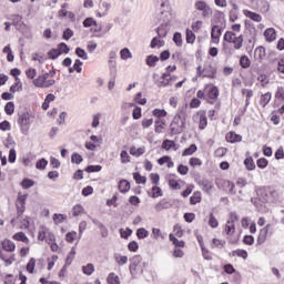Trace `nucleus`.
Returning <instances> with one entry per match:
<instances>
[{"label": "nucleus", "mask_w": 284, "mask_h": 284, "mask_svg": "<svg viewBox=\"0 0 284 284\" xmlns=\"http://www.w3.org/2000/svg\"><path fill=\"white\" fill-rule=\"evenodd\" d=\"M12 26H16L18 30H21L26 23L23 22V16L13 14L12 16Z\"/></svg>", "instance_id": "obj_19"}, {"label": "nucleus", "mask_w": 284, "mask_h": 284, "mask_svg": "<svg viewBox=\"0 0 284 284\" xmlns=\"http://www.w3.org/2000/svg\"><path fill=\"white\" fill-rule=\"evenodd\" d=\"M118 187H119L121 194H128V192H130V187H131L130 181L120 180Z\"/></svg>", "instance_id": "obj_21"}, {"label": "nucleus", "mask_w": 284, "mask_h": 284, "mask_svg": "<svg viewBox=\"0 0 284 284\" xmlns=\"http://www.w3.org/2000/svg\"><path fill=\"white\" fill-rule=\"evenodd\" d=\"M234 37H236V33H234V31H226L224 33V41H226V43H232V41H234Z\"/></svg>", "instance_id": "obj_61"}, {"label": "nucleus", "mask_w": 284, "mask_h": 284, "mask_svg": "<svg viewBox=\"0 0 284 284\" xmlns=\"http://www.w3.org/2000/svg\"><path fill=\"white\" fill-rule=\"evenodd\" d=\"M231 43H233L234 50H241L243 48V34L235 36Z\"/></svg>", "instance_id": "obj_27"}, {"label": "nucleus", "mask_w": 284, "mask_h": 284, "mask_svg": "<svg viewBox=\"0 0 284 284\" xmlns=\"http://www.w3.org/2000/svg\"><path fill=\"white\" fill-rule=\"evenodd\" d=\"M169 186L171 190H181V184L175 179H169Z\"/></svg>", "instance_id": "obj_62"}, {"label": "nucleus", "mask_w": 284, "mask_h": 284, "mask_svg": "<svg viewBox=\"0 0 284 284\" xmlns=\"http://www.w3.org/2000/svg\"><path fill=\"white\" fill-rule=\"evenodd\" d=\"M172 207V201L168 199H162L156 205L155 210L156 212H162V210H170Z\"/></svg>", "instance_id": "obj_13"}, {"label": "nucleus", "mask_w": 284, "mask_h": 284, "mask_svg": "<svg viewBox=\"0 0 284 284\" xmlns=\"http://www.w3.org/2000/svg\"><path fill=\"white\" fill-rule=\"evenodd\" d=\"M26 75H27V79H31L34 81V77H37V69H34V68L27 69Z\"/></svg>", "instance_id": "obj_63"}, {"label": "nucleus", "mask_w": 284, "mask_h": 284, "mask_svg": "<svg viewBox=\"0 0 284 284\" xmlns=\"http://www.w3.org/2000/svg\"><path fill=\"white\" fill-rule=\"evenodd\" d=\"M257 199L261 203H274L278 199V192L273 186H267L257 191Z\"/></svg>", "instance_id": "obj_3"}, {"label": "nucleus", "mask_w": 284, "mask_h": 284, "mask_svg": "<svg viewBox=\"0 0 284 284\" xmlns=\"http://www.w3.org/2000/svg\"><path fill=\"white\" fill-rule=\"evenodd\" d=\"M201 191H195L193 195L190 197V205H196V203H201Z\"/></svg>", "instance_id": "obj_38"}, {"label": "nucleus", "mask_w": 284, "mask_h": 284, "mask_svg": "<svg viewBox=\"0 0 284 284\" xmlns=\"http://www.w3.org/2000/svg\"><path fill=\"white\" fill-rule=\"evenodd\" d=\"M264 37H265L267 43H272V41H276V29L267 28L264 31Z\"/></svg>", "instance_id": "obj_17"}, {"label": "nucleus", "mask_w": 284, "mask_h": 284, "mask_svg": "<svg viewBox=\"0 0 284 284\" xmlns=\"http://www.w3.org/2000/svg\"><path fill=\"white\" fill-rule=\"evenodd\" d=\"M172 14L169 11H161L158 16L160 27L156 28V33L160 39L168 37V26H170V19Z\"/></svg>", "instance_id": "obj_2"}, {"label": "nucleus", "mask_w": 284, "mask_h": 284, "mask_svg": "<svg viewBox=\"0 0 284 284\" xmlns=\"http://www.w3.org/2000/svg\"><path fill=\"white\" fill-rule=\"evenodd\" d=\"M136 236L140 240L148 239V236H150V232L144 227H140L136 230Z\"/></svg>", "instance_id": "obj_48"}, {"label": "nucleus", "mask_w": 284, "mask_h": 284, "mask_svg": "<svg viewBox=\"0 0 284 284\" xmlns=\"http://www.w3.org/2000/svg\"><path fill=\"white\" fill-rule=\"evenodd\" d=\"M251 6L253 10H257L258 12H270V2L266 0H251Z\"/></svg>", "instance_id": "obj_7"}, {"label": "nucleus", "mask_w": 284, "mask_h": 284, "mask_svg": "<svg viewBox=\"0 0 284 284\" xmlns=\"http://www.w3.org/2000/svg\"><path fill=\"white\" fill-rule=\"evenodd\" d=\"M203 77L206 79H216V67L212 65V63L204 64L203 67Z\"/></svg>", "instance_id": "obj_9"}, {"label": "nucleus", "mask_w": 284, "mask_h": 284, "mask_svg": "<svg viewBox=\"0 0 284 284\" xmlns=\"http://www.w3.org/2000/svg\"><path fill=\"white\" fill-rule=\"evenodd\" d=\"M196 150H199V148L196 146V144H191L189 148H186V149L182 152V156H192V154H194V152H196Z\"/></svg>", "instance_id": "obj_40"}, {"label": "nucleus", "mask_w": 284, "mask_h": 284, "mask_svg": "<svg viewBox=\"0 0 284 284\" xmlns=\"http://www.w3.org/2000/svg\"><path fill=\"white\" fill-rule=\"evenodd\" d=\"M101 170H103V166L101 165H88L85 169H84V172H88V174H92L94 172H101Z\"/></svg>", "instance_id": "obj_46"}, {"label": "nucleus", "mask_w": 284, "mask_h": 284, "mask_svg": "<svg viewBox=\"0 0 284 284\" xmlns=\"http://www.w3.org/2000/svg\"><path fill=\"white\" fill-rule=\"evenodd\" d=\"M163 130H165V120H161V119L155 120L156 134H162Z\"/></svg>", "instance_id": "obj_35"}, {"label": "nucleus", "mask_w": 284, "mask_h": 284, "mask_svg": "<svg viewBox=\"0 0 284 284\" xmlns=\"http://www.w3.org/2000/svg\"><path fill=\"white\" fill-rule=\"evenodd\" d=\"M34 182L32 179H23L21 182V186L23 187V190H30V187H33Z\"/></svg>", "instance_id": "obj_55"}, {"label": "nucleus", "mask_w": 284, "mask_h": 284, "mask_svg": "<svg viewBox=\"0 0 284 284\" xmlns=\"http://www.w3.org/2000/svg\"><path fill=\"white\" fill-rule=\"evenodd\" d=\"M110 8H112V4L105 0H101L99 3L100 12H104V14H108L110 12Z\"/></svg>", "instance_id": "obj_30"}, {"label": "nucleus", "mask_w": 284, "mask_h": 284, "mask_svg": "<svg viewBox=\"0 0 284 284\" xmlns=\"http://www.w3.org/2000/svg\"><path fill=\"white\" fill-rule=\"evenodd\" d=\"M0 260L4 262L6 267H10L14 261H17V257L14 254H11L8 257V254L0 251Z\"/></svg>", "instance_id": "obj_16"}, {"label": "nucleus", "mask_w": 284, "mask_h": 284, "mask_svg": "<svg viewBox=\"0 0 284 284\" xmlns=\"http://www.w3.org/2000/svg\"><path fill=\"white\" fill-rule=\"evenodd\" d=\"M133 179L138 185H145L148 183V178L141 175L139 172L133 173Z\"/></svg>", "instance_id": "obj_29"}, {"label": "nucleus", "mask_w": 284, "mask_h": 284, "mask_svg": "<svg viewBox=\"0 0 284 284\" xmlns=\"http://www.w3.org/2000/svg\"><path fill=\"white\" fill-rule=\"evenodd\" d=\"M225 232H226L227 236H232V234H234V232H236V226L230 222H226Z\"/></svg>", "instance_id": "obj_56"}, {"label": "nucleus", "mask_w": 284, "mask_h": 284, "mask_svg": "<svg viewBox=\"0 0 284 284\" xmlns=\"http://www.w3.org/2000/svg\"><path fill=\"white\" fill-rule=\"evenodd\" d=\"M159 61H160V58L154 54H150L145 59V63H146V65H149V68H155L156 63H159Z\"/></svg>", "instance_id": "obj_25"}, {"label": "nucleus", "mask_w": 284, "mask_h": 284, "mask_svg": "<svg viewBox=\"0 0 284 284\" xmlns=\"http://www.w3.org/2000/svg\"><path fill=\"white\" fill-rule=\"evenodd\" d=\"M175 146H176V142H174V140L166 139L162 142L163 150L170 151L172 150V148H175Z\"/></svg>", "instance_id": "obj_43"}, {"label": "nucleus", "mask_w": 284, "mask_h": 284, "mask_svg": "<svg viewBox=\"0 0 284 284\" xmlns=\"http://www.w3.org/2000/svg\"><path fill=\"white\" fill-rule=\"evenodd\" d=\"M115 263L123 267V265H128V256L121 255L120 253H114L113 255Z\"/></svg>", "instance_id": "obj_22"}, {"label": "nucleus", "mask_w": 284, "mask_h": 284, "mask_svg": "<svg viewBox=\"0 0 284 284\" xmlns=\"http://www.w3.org/2000/svg\"><path fill=\"white\" fill-rule=\"evenodd\" d=\"M130 154L132 156H143L145 154V148H138L136 146H131L130 148Z\"/></svg>", "instance_id": "obj_36"}, {"label": "nucleus", "mask_w": 284, "mask_h": 284, "mask_svg": "<svg viewBox=\"0 0 284 284\" xmlns=\"http://www.w3.org/2000/svg\"><path fill=\"white\" fill-rule=\"evenodd\" d=\"M244 165L248 171L256 170V164L254 163V159H252V156L244 160Z\"/></svg>", "instance_id": "obj_41"}, {"label": "nucleus", "mask_w": 284, "mask_h": 284, "mask_svg": "<svg viewBox=\"0 0 284 284\" xmlns=\"http://www.w3.org/2000/svg\"><path fill=\"white\" fill-rule=\"evenodd\" d=\"M108 284H121V281L119 280V275L115 273H110L106 277Z\"/></svg>", "instance_id": "obj_42"}, {"label": "nucleus", "mask_w": 284, "mask_h": 284, "mask_svg": "<svg viewBox=\"0 0 284 284\" xmlns=\"http://www.w3.org/2000/svg\"><path fill=\"white\" fill-rule=\"evenodd\" d=\"M31 119L32 115L28 112L19 113L18 123L20 125L22 134L24 135H28V133L30 132Z\"/></svg>", "instance_id": "obj_4"}, {"label": "nucleus", "mask_w": 284, "mask_h": 284, "mask_svg": "<svg viewBox=\"0 0 284 284\" xmlns=\"http://www.w3.org/2000/svg\"><path fill=\"white\" fill-rule=\"evenodd\" d=\"M13 241H20L21 243H30V239L23 232H18L12 236Z\"/></svg>", "instance_id": "obj_28"}, {"label": "nucleus", "mask_w": 284, "mask_h": 284, "mask_svg": "<svg viewBox=\"0 0 284 284\" xmlns=\"http://www.w3.org/2000/svg\"><path fill=\"white\" fill-rule=\"evenodd\" d=\"M4 112L8 116H12V114H14V102H8L4 105Z\"/></svg>", "instance_id": "obj_54"}, {"label": "nucleus", "mask_w": 284, "mask_h": 284, "mask_svg": "<svg viewBox=\"0 0 284 284\" xmlns=\"http://www.w3.org/2000/svg\"><path fill=\"white\" fill-rule=\"evenodd\" d=\"M216 185L219 190L227 189L230 194H236V184L230 180H217Z\"/></svg>", "instance_id": "obj_8"}, {"label": "nucleus", "mask_w": 284, "mask_h": 284, "mask_svg": "<svg viewBox=\"0 0 284 284\" xmlns=\"http://www.w3.org/2000/svg\"><path fill=\"white\" fill-rule=\"evenodd\" d=\"M230 256H239L240 258H243L244 261H246V258H247V251L237 248L235 251H232L230 253Z\"/></svg>", "instance_id": "obj_34"}, {"label": "nucleus", "mask_w": 284, "mask_h": 284, "mask_svg": "<svg viewBox=\"0 0 284 284\" xmlns=\"http://www.w3.org/2000/svg\"><path fill=\"white\" fill-rule=\"evenodd\" d=\"M169 239L171 241V243H173L174 247H185V241H181L179 239H176V236H174V234H170Z\"/></svg>", "instance_id": "obj_32"}, {"label": "nucleus", "mask_w": 284, "mask_h": 284, "mask_svg": "<svg viewBox=\"0 0 284 284\" xmlns=\"http://www.w3.org/2000/svg\"><path fill=\"white\" fill-rule=\"evenodd\" d=\"M109 70L111 72V77H116V61L110 59L109 60Z\"/></svg>", "instance_id": "obj_57"}, {"label": "nucleus", "mask_w": 284, "mask_h": 284, "mask_svg": "<svg viewBox=\"0 0 284 284\" xmlns=\"http://www.w3.org/2000/svg\"><path fill=\"white\" fill-rule=\"evenodd\" d=\"M83 28H92V26H99L94 18H87L82 22Z\"/></svg>", "instance_id": "obj_53"}, {"label": "nucleus", "mask_w": 284, "mask_h": 284, "mask_svg": "<svg viewBox=\"0 0 284 284\" xmlns=\"http://www.w3.org/2000/svg\"><path fill=\"white\" fill-rule=\"evenodd\" d=\"M221 34H223V27H219L217 24H214L211 28V39L213 43H219L221 39Z\"/></svg>", "instance_id": "obj_10"}, {"label": "nucleus", "mask_w": 284, "mask_h": 284, "mask_svg": "<svg viewBox=\"0 0 284 284\" xmlns=\"http://www.w3.org/2000/svg\"><path fill=\"white\" fill-rule=\"evenodd\" d=\"M70 53V47H68L65 44V42H61L58 44L57 49H51L48 52V57L49 59H51L52 61L59 59V57H61V54H69Z\"/></svg>", "instance_id": "obj_6"}, {"label": "nucleus", "mask_w": 284, "mask_h": 284, "mask_svg": "<svg viewBox=\"0 0 284 284\" xmlns=\"http://www.w3.org/2000/svg\"><path fill=\"white\" fill-rule=\"evenodd\" d=\"M32 83L36 88H45L47 80L44 77L39 75L38 78L33 79Z\"/></svg>", "instance_id": "obj_37"}, {"label": "nucleus", "mask_w": 284, "mask_h": 284, "mask_svg": "<svg viewBox=\"0 0 284 284\" xmlns=\"http://www.w3.org/2000/svg\"><path fill=\"white\" fill-rule=\"evenodd\" d=\"M243 14H245L247 17V19H251L252 21H255L256 23H261V21H263V17H261V14H258L254 11L244 10Z\"/></svg>", "instance_id": "obj_18"}, {"label": "nucleus", "mask_w": 284, "mask_h": 284, "mask_svg": "<svg viewBox=\"0 0 284 284\" xmlns=\"http://www.w3.org/2000/svg\"><path fill=\"white\" fill-rule=\"evenodd\" d=\"M161 80L162 81H160V85L162 88H165V87L170 85V83L172 82V75L170 74L169 71H166L162 74Z\"/></svg>", "instance_id": "obj_24"}, {"label": "nucleus", "mask_w": 284, "mask_h": 284, "mask_svg": "<svg viewBox=\"0 0 284 284\" xmlns=\"http://www.w3.org/2000/svg\"><path fill=\"white\" fill-rule=\"evenodd\" d=\"M84 209H83V205L81 204H77L72 207V215L73 216H81V214H83Z\"/></svg>", "instance_id": "obj_52"}, {"label": "nucleus", "mask_w": 284, "mask_h": 284, "mask_svg": "<svg viewBox=\"0 0 284 284\" xmlns=\"http://www.w3.org/2000/svg\"><path fill=\"white\" fill-rule=\"evenodd\" d=\"M75 54L79 59H83V61H88V52L83 48H75Z\"/></svg>", "instance_id": "obj_49"}, {"label": "nucleus", "mask_w": 284, "mask_h": 284, "mask_svg": "<svg viewBox=\"0 0 284 284\" xmlns=\"http://www.w3.org/2000/svg\"><path fill=\"white\" fill-rule=\"evenodd\" d=\"M271 101H272V93L266 92L261 95L260 105H262V108H265Z\"/></svg>", "instance_id": "obj_26"}, {"label": "nucleus", "mask_w": 284, "mask_h": 284, "mask_svg": "<svg viewBox=\"0 0 284 284\" xmlns=\"http://www.w3.org/2000/svg\"><path fill=\"white\" fill-rule=\"evenodd\" d=\"M200 185L202 186L203 192H206V194H210V192H212L214 189V183H212L210 180H202Z\"/></svg>", "instance_id": "obj_20"}, {"label": "nucleus", "mask_w": 284, "mask_h": 284, "mask_svg": "<svg viewBox=\"0 0 284 284\" xmlns=\"http://www.w3.org/2000/svg\"><path fill=\"white\" fill-rule=\"evenodd\" d=\"M185 39H186V43L194 44V42L196 41V34H194V31L186 29Z\"/></svg>", "instance_id": "obj_33"}, {"label": "nucleus", "mask_w": 284, "mask_h": 284, "mask_svg": "<svg viewBox=\"0 0 284 284\" xmlns=\"http://www.w3.org/2000/svg\"><path fill=\"white\" fill-rule=\"evenodd\" d=\"M227 143H241L243 141V135L236 134V132H229L226 134Z\"/></svg>", "instance_id": "obj_15"}, {"label": "nucleus", "mask_w": 284, "mask_h": 284, "mask_svg": "<svg viewBox=\"0 0 284 284\" xmlns=\"http://www.w3.org/2000/svg\"><path fill=\"white\" fill-rule=\"evenodd\" d=\"M1 246L4 252H14V250H17V244L8 239L1 241Z\"/></svg>", "instance_id": "obj_12"}, {"label": "nucleus", "mask_w": 284, "mask_h": 284, "mask_svg": "<svg viewBox=\"0 0 284 284\" xmlns=\"http://www.w3.org/2000/svg\"><path fill=\"white\" fill-rule=\"evenodd\" d=\"M143 261V257H141V255H134L131 260H130V274L132 276H136L138 274H143V266L141 265Z\"/></svg>", "instance_id": "obj_5"}, {"label": "nucleus", "mask_w": 284, "mask_h": 284, "mask_svg": "<svg viewBox=\"0 0 284 284\" xmlns=\"http://www.w3.org/2000/svg\"><path fill=\"white\" fill-rule=\"evenodd\" d=\"M265 57H267L265 47L263 45L257 47L254 51L255 61H258V63H262L263 60H265Z\"/></svg>", "instance_id": "obj_11"}, {"label": "nucleus", "mask_w": 284, "mask_h": 284, "mask_svg": "<svg viewBox=\"0 0 284 284\" xmlns=\"http://www.w3.org/2000/svg\"><path fill=\"white\" fill-rule=\"evenodd\" d=\"M207 99H211L212 101L219 99V87L213 85L209 88L206 93Z\"/></svg>", "instance_id": "obj_23"}, {"label": "nucleus", "mask_w": 284, "mask_h": 284, "mask_svg": "<svg viewBox=\"0 0 284 284\" xmlns=\"http://www.w3.org/2000/svg\"><path fill=\"white\" fill-rule=\"evenodd\" d=\"M271 225L267 224L264 229L260 231L258 237H257V245H263L265 241H267V232H270Z\"/></svg>", "instance_id": "obj_14"}, {"label": "nucleus", "mask_w": 284, "mask_h": 284, "mask_svg": "<svg viewBox=\"0 0 284 284\" xmlns=\"http://www.w3.org/2000/svg\"><path fill=\"white\" fill-rule=\"evenodd\" d=\"M34 267H37V260L31 257L27 264V272H29V274H34Z\"/></svg>", "instance_id": "obj_44"}, {"label": "nucleus", "mask_w": 284, "mask_h": 284, "mask_svg": "<svg viewBox=\"0 0 284 284\" xmlns=\"http://www.w3.org/2000/svg\"><path fill=\"white\" fill-rule=\"evenodd\" d=\"M152 114L153 116H156V119H163L164 116H168V111H165V109H154Z\"/></svg>", "instance_id": "obj_47"}, {"label": "nucleus", "mask_w": 284, "mask_h": 284, "mask_svg": "<svg viewBox=\"0 0 284 284\" xmlns=\"http://www.w3.org/2000/svg\"><path fill=\"white\" fill-rule=\"evenodd\" d=\"M67 216L63 214L55 213L53 214V222L55 225H59L65 221Z\"/></svg>", "instance_id": "obj_59"}, {"label": "nucleus", "mask_w": 284, "mask_h": 284, "mask_svg": "<svg viewBox=\"0 0 284 284\" xmlns=\"http://www.w3.org/2000/svg\"><path fill=\"white\" fill-rule=\"evenodd\" d=\"M275 99H278L280 101H284V88L278 87L275 92Z\"/></svg>", "instance_id": "obj_64"}, {"label": "nucleus", "mask_w": 284, "mask_h": 284, "mask_svg": "<svg viewBox=\"0 0 284 284\" xmlns=\"http://www.w3.org/2000/svg\"><path fill=\"white\" fill-rule=\"evenodd\" d=\"M120 57L123 61H128V59H132V52L130 49L124 48L120 51Z\"/></svg>", "instance_id": "obj_51"}, {"label": "nucleus", "mask_w": 284, "mask_h": 284, "mask_svg": "<svg viewBox=\"0 0 284 284\" xmlns=\"http://www.w3.org/2000/svg\"><path fill=\"white\" fill-rule=\"evenodd\" d=\"M173 42L175 43V45H178V48H182V45H183V36L181 34V32H175L173 34Z\"/></svg>", "instance_id": "obj_45"}, {"label": "nucleus", "mask_w": 284, "mask_h": 284, "mask_svg": "<svg viewBox=\"0 0 284 284\" xmlns=\"http://www.w3.org/2000/svg\"><path fill=\"white\" fill-rule=\"evenodd\" d=\"M209 225L210 227H213V229L219 227V220H216V217L214 216V213H210Z\"/></svg>", "instance_id": "obj_60"}, {"label": "nucleus", "mask_w": 284, "mask_h": 284, "mask_svg": "<svg viewBox=\"0 0 284 284\" xmlns=\"http://www.w3.org/2000/svg\"><path fill=\"white\" fill-rule=\"evenodd\" d=\"M82 272L87 276H92V274H94V264L89 263V264L82 266Z\"/></svg>", "instance_id": "obj_39"}, {"label": "nucleus", "mask_w": 284, "mask_h": 284, "mask_svg": "<svg viewBox=\"0 0 284 284\" xmlns=\"http://www.w3.org/2000/svg\"><path fill=\"white\" fill-rule=\"evenodd\" d=\"M36 168L37 170H45V168H48V160H45V158L40 159L36 163Z\"/></svg>", "instance_id": "obj_58"}, {"label": "nucleus", "mask_w": 284, "mask_h": 284, "mask_svg": "<svg viewBox=\"0 0 284 284\" xmlns=\"http://www.w3.org/2000/svg\"><path fill=\"white\" fill-rule=\"evenodd\" d=\"M185 119H187V113L185 112V109L182 108L174 115L170 124L171 136L183 134L186 128Z\"/></svg>", "instance_id": "obj_1"}, {"label": "nucleus", "mask_w": 284, "mask_h": 284, "mask_svg": "<svg viewBox=\"0 0 284 284\" xmlns=\"http://www.w3.org/2000/svg\"><path fill=\"white\" fill-rule=\"evenodd\" d=\"M71 163H75V165H81V163H83V156H81V154L77 152L72 153Z\"/></svg>", "instance_id": "obj_50"}, {"label": "nucleus", "mask_w": 284, "mask_h": 284, "mask_svg": "<svg viewBox=\"0 0 284 284\" xmlns=\"http://www.w3.org/2000/svg\"><path fill=\"white\" fill-rule=\"evenodd\" d=\"M240 65L243 68V70H247L252 65V61L250 60V57L247 55H242L240 58Z\"/></svg>", "instance_id": "obj_31"}]
</instances>
